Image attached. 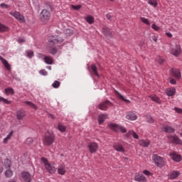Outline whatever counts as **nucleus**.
<instances>
[{"label":"nucleus","instance_id":"f257e3e1","mask_svg":"<svg viewBox=\"0 0 182 182\" xmlns=\"http://www.w3.org/2000/svg\"><path fill=\"white\" fill-rule=\"evenodd\" d=\"M43 143L44 146H52V144L55 143V134L48 131L45 134L44 138L43 139Z\"/></svg>","mask_w":182,"mask_h":182},{"label":"nucleus","instance_id":"f03ea898","mask_svg":"<svg viewBox=\"0 0 182 182\" xmlns=\"http://www.w3.org/2000/svg\"><path fill=\"white\" fill-rule=\"evenodd\" d=\"M41 161L44 164V167L49 174H55V173H56V168L49 164L48 159L42 157Z\"/></svg>","mask_w":182,"mask_h":182},{"label":"nucleus","instance_id":"7ed1b4c3","mask_svg":"<svg viewBox=\"0 0 182 182\" xmlns=\"http://www.w3.org/2000/svg\"><path fill=\"white\" fill-rule=\"evenodd\" d=\"M48 41L53 45H59L63 43L65 40L63 39V36H62V35H51L48 37Z\"/></svg>","mask_w":182,"mask_h":182},{"label":"nucleus","instance_id":"20e7f679","mask_svg":"<svg viewBox=\"0 0 182 182\" xmlns=\"http://www.w3.org/2000/svg\"><path fill=\"white\" fill-rule=\"evenodd\" d=\"M152 160L154 161V164L156 165L157 167H159V168H163V167H164V166H166V162L164 161V158H163L157 154L153 155Z\"/></svg>","mask_w":182,"mask_h":182},{"label":"nucleus","instance_id":"39448f33","mask_svg":"<svg viewBox=\"0 0 182 182\" xmlns=\"http://www.w3.org/2000/svg\"><path fill=\"white\" fill-rule=\"evenodd\" d=\"M40 19L43 23H46L50 19V11L46 9H43L40 14Z\"/></svg>","mask_w":182,"mask_h":182},{"label":"nucleus","instance_id":"423d86ee","mask_svg":"<svg viewBox=\"0 0 182 182\" xmlns=\"http://www.w3.org/2000/svg\"><path fill=\"white\" fill-rule=\"evenodd\" d=\"M112 106H113V103L107 100L106 101L100 102L97 107L100 110H104L106 112V110H107L109 107H112Z\"/></svg>","mask_w":182,"mask_h":182},{"label":"nucleus","instance_id":"0eeeda50","mask_svg":"<svg viewBox=\"0 0 182 182\" xmlns=\"http://www.w3.org/2000/svg\"><path fill=\"white\" fill-rule=\"evenodd\" d=\"M90 153L93 154V153H96L99 149V144L96 142H90L87 145Z\"/></svg>","mask_w":182,"mask_h":182},{"label":"nucleus","instance_id":"6e6552de","mask_svg":"<svg viewBox=\"0 0 182 182\" xmlns=\"http://www.w3.org/2000/svg\"><path fill=\"white\" fill-rule=\"evenodd\" d=\"M169 157H171V160L176 161V163H180L182 160L181 155L177 154L176 151H172L169 154Z\"/></svg>","mask_w":182,"mask_h":182},{"label":"nucleus","instance_id":"1a4fd4ad","mask_svg":"<svg viewBox=\"0 0 182 182\" xmlns=\"http://www.w3.org/2000/svg\"><path fill=\"white\" fill-rule=\"evenodd\" d=\"M102 32L103 35H105V38H113V31H112V29H110L108 27H103Z\"/></svg>","mask_w":182,"mask_h":182},{"label":"nucleus","instance_id":"9d476101","mask_svg":"<svg viewBox=\"0 0 182 182\" xmlns=\"http://www.w3.org/2000/svg\"><path fill=\"white\" fill-rule=\"evenodd\" d=\"M171 75L172 77H175V79L179 80L181 79V72L178 69L172 68L171 70Z\"/></svg>","mask_w":182,"mask_h":182},{"label":"nucleus","instance_id":"9b49d317","mask_svg":"<svg viewBox=\"0 0 182 182\" xmlns=\"http://www.w3.org/2000/svg\"><path fill=\"white\" fill-rule=\"evenodd\" d=\"M10 15L15 17V18L17 19V21H19L22 23L25 22V17H23V16L21 14V13H19L18 11H15L14 13L11 12L10 13Z\"/></svg>","mask_w":182,"mask_h":182},{"label":"nucleus","instance_id":"f8f14e48","mask_svg":"<svg viewBox=\"0 0 182 182\" xmlns=\"http://www.w3.org/2000/svg\"><path fill=\"white\" fill-rule=\"evenodd\" d=\"M171 53L173 56H178L181 53V47L176 45L175 47L171 48Z\"/></svg>","mask_w":182,"mask_h":182},{"label":"nucleus","instance_id":"ddd939ff","mask_svg":"<svg viewBox=\"0 0 182 182\" xmlns=\"http://www.w3.org/2000/svg\"><path fill=\"white\" fill-rule=\"evenodd\" d=\"M168 140L172 144H181V139L177 135L168 136Z\"/></svg>","mask_w":182,"mask_h":182},{"label":"nucleus","instance_id":"4468645a","mask_svg":"<svg viewBox=\"0 0 182 182\" xmlns=\"http://www.w3.org/2000/svg\"><path fill=\"white\" fill-rule=\"evenodd\" d=\"M125 119H127V120H130L132 122L137 120V114H136V113H134V112L129 111L127 112Z\"/></svg>","mask_w":182,"mask_h":182},{"label":"nucleus","instance_id":"2eb2a0df","mask_svg":"<svg viewBox=\"0 0 182 182\" xmlns=\"http://www.w3.org/2000/svg\"><path fill=\"white\" fill-rule=\"evenodd\" d=\"M21 176H22L23 181H25V182L32 181V176L31 175V173H29L28 171H23L21 173Z\"/></svg>","mask_w":182,"mask_h":182},{"label":"nucleus","instance_id":"dca6fc26","mask_svg":"<svg viewBox=\"0 0 182 182\" xmlns=\"http://www.w3.org/2000/svg\"><path fill=\"white\" fill-rule=\"evenodd\" d=\"M113 149L118 151L119 153H124V149L123 148V145L119 142H115L113 144Z\"/></svg>","mask_w":182,"mask_h":182},{"label":"nucleus","instance_id":"f3484780","mask_svg":"<svg viewBox=\"0 0 182 182\" xmlns=\"http://www.w3.org/2000/svg\"><path fill=\"white\" fill-rule=\"evenodd\" d=\"M25 116H26V114L23 109H19L16 111L17 120H22Z\"/></svg>","mask_w":182,"mask_h":182},{"label":"nucleus","instance_id":"a211bd4d","mask_svg":"<svg viewBox=\"0 0 182 182\" xmlns=\"http://www.w3.org/2000/svg\"><path fill=\"white\" fill-rule=\"evenodd\" d=\"M135 181L138 182H146L147 178L143 174L138 173L135 176Z\"/></svg>","mask_w":182,"mask_h":182},{"label":"nucleus","instance_id":"6ab92c4d","mask_svg":"<svg viewBox=\"0 0 182 182\" xmlns=\"http://www.w3.org/2000/svg\"><path fill=\"white\" fill-rule=\"evenodd\" d=\"M107 114H101L98 115L97 120H98V124H103L105 123V120L107 119Z\"/></svg>","mask_w":182,"mask_h":182},{"label":"nucleus","instance_id":"aec40b11","mask_svg":"<svg viewBox=\"0 0 182 182\" xmlns=\"http://www.w3.org/2000/svg\"><path fill=\"white\" fill-rule=\"evenodd\" d=\"M162 132H164L165 133H174L176 129H174V128L171 126L166 125L165 127H162Z\"/></svg>","mask_w":182,"mask_h":182},{"label":"nucleus","instance_id":"412c9836","mask_svg":"<svg viewBox=\"0 0 182 182\" xmlns=\"http://www.w3.org/2000/svg\"><path fill=\"white\" fill-rule=\"evenodd\" d=\"M108 126L110 130H112V132H114L115 133H119V127L120 125L116 123H110Z\"/></svg>","mask_w":182,"mask_h":182},{"label":"nucleus","instance_id":"4be33fe9","mask_svg":"<svg viewBox=\"0 0 182 182\" xmlns=\"http://www.w3.org/2000/svg\"><path fill=\"white\" fill-rule=\"evenodd\" d=\"M58 173L60 176H65L66 174V166L63 164L60 165L58 168Z\"/></svg>","mask_w":182,"mask_h":182},{"label":"nucleus","instance_id":"5701e85b","mask_svg":"<svg viewBox=\"0 0 182 182\" xmlns=\"http://www.w3.org/2000/svg\"><path fill=\"white\" fill-rule=\"evenodd\" d=\"M0 60H1L4 66H5L7 70H11V65H9V63H8V60L4 58V57L0 55Z\"/></svg>","mask_w":182,"mask_h":182},{"label":"nucleus","instance_id":"b1692460","mask_svg":"<svg viewBox=\"0 0 182 182\" xmlns=\"http://www.w3.org/2000/svg\"><path fill=\"white\" fill-rule=\"evenodd\" d=\"M180 176V171H173L169 176V180H174V178H177Z\"/></svg>","mask_w":182,"mask_h":182},{"label":"nucleus","instance_id":"393cba45","mask_svg":"<svg viewBox=\"0 0 182 182\" xmlns=\"http://www.w3.org/2000/svg\"><path fill=\"white\" fill-rule=\"evenodd\" d=\"M139 146L143 147H149L150 146V141L149 139H141L139 141Z\"/></svg>","mask_w":182,"mask_h":182},{"label":"nucleus","instance_id":"a878e982","mask_svg":"<svg viewBox=\"0 0 182 182\" xmlns=\"http://www.w3.org/2000/svg\"><path fill=\"white\" fill-rule=\"evenodd\" d=\"M43 60L47 65H53V58L50 56L44 57Z\"/></svg>","mask_w":182,"mask_h":182},{"label":"nucleus","instance_id":"bb28decb","mask_svg":"<svg viewBox=\"0 0 182 182\" xmlns=\"http://www.w3.org/2000/svg\"><path fill=\"white\" fill-rule=\"evenodd\" d=\"M166 94L168 97L174 96V95H176V88H173V89L168 88V89H166Z\"/></svg>","mask_w":182,"mask_h":182},{"label":"nucleus","instance_id":"cd10ccee","mask_svg":"<svg viewBox=\"0 0 182 182\" xmlns=\"http://www.w3.org/2000/svg\"><path fill=\"white\" fill-rule=\"evenodd\" d=\"M4 174L7 178H11V177L14 176V171L11 170V168H9L5 171Z\"/></svg>","mask_w":182,"mask_h":182},{"label":"nucleus","instance_id":"c85d7f7f","mask_svg":"<svg viewBox=\"0 0 182 182\" xmlns=\"http://www.w3.org/2000/svg\"><path fill=\"white\" fill-rule=\"evenodd\" d=\"M12 166V161L9 159H4V167L5 168H11Z\"/></svg>","mask_w":182,"mask_h":182},{"label":"nucleus","instance_id":"c756f323","mask_svg":"<svg viewBox=\"0 0 182 182\" xmlns=\"http://www.w3.org/2000/svg\"><path fill=\"white\" fill-rule=\"evenodd\" d=\"M115 93L117 95V96L119 97V99H121V100H123V102H125V103L129 104L130 103V100L124 98V97L120 94V92H119V91L115 90Z\"/></svg>","mask_w":182,"mask_h":182},{"label":"nucleus","instance_id":"7c9ffc66","mask_svg":"<svg viewBox=\"0 0 182 182\" xmlns=\"http://www.w3.org/2000/svg\"><path fill=\"white\" fill-rule=\"evenodd\" d=\"M149 97L152 100V102H155V103H158L159 105L161 103V100H160V98L157 97V95H151L149 96Z\"/></svg>","mask_w":182,"mask_h":182},{"label":"nucleus","instance_id":"2f4dec72","mask_svg":"<svg viewBox=\"0 0 182 182\" xmlns=\"http://www.w3.org/2000/svg\"><path fill=\"white\" fill-rule=\"evenodd\" d=\"M26 56L29 59H32V58L35 56V54L33 53V51L32 50H26Z\"/></svg>","mask_w":182,"mask_h":182},{"label":"nucleus","instance_id":"473e14b6","mask_svg":"<svg viewBox=\"0 0 182 182\" xmlns=\"http://www.w3.org/2000/svg\"><path fill=\"white\" fill-rule=\"evenodd\" d=\"M14 134V131H11L9 133V134L4 139V144H6L8 143V140H11V138L12 137V135Z\"/></svg>","mask_w":182,"mask_h":182},{"label":"nucleus","instance_id":"72a5a7b5","mask_svg":"<svg viewBox=\"0 0 182 182\" xmlns=\"http://www.w3.org/2000/svg\"><path fill=\"white\" fill-rule=\"evenodd\" d=\"M91 70L93 72L94 75L99 77V73H97V67L95 64L91 65Z\"/></svg>","mask_w":182,"mask_h":182},{"label":"nucleus","instance_id":"f704fd0d","mask_svg":"<svg viewBox=\"0 0 182 182\" xmlns=\"http://www.w3.org/2000/svg\"><path fill=\"white\" fill-rule=\"evenodd\" d=\"M4 92L6 95H15V91H14L12 87L6 88Z\"/></svg>","mask_w":182,"mask_h":182},{"label":"nucleus","instance_id":"c9c22d12","mask_svg":"<svg viewBox=\"0 0 182 182\" xmlns=\"http://www.w3.org/2000/svg\"><path fill=\"white\" fill-rule=\"evenodd\" d=\"M64 33L65 36H72V35H73V30L67 28L65 30Z\"/></svg>","mask_w":182,"mask_h":182},{"label":"nucleus","instance_id":"e433bc0d","mask_svg":"<svg viewBox=\"0 0 182 182\" xmlns=\"http://www.w3.org/2000/svg\"><path fill=\"white\" fill-rule=\"evenodd\" d=\"M85 21L86 22H87V23H90V25H91V23H93V22L95 21V18L92 16H87L85 18Z\"/></svg>","mask_w":182,"mask_h":182},{"label":"nucleus","instance_id":"4c0bfd02","mask_svg":"<svg viewBox=\"0 0 182 182\" xmlns=\"http://www.w3.org/2000/svg\"><path fill=\"white\" fill-rule=\"evenodd\" d=\"M58 127L61 133H65V132H66V126L63 125L62 124H58Z\"/></svg>","mask_w":182,"mask_h":182},{"label":"nucleus","instance_id":"58836bf2","mask_svg":"<svg viewBox=\"0 0 182 182\" xmlns=\"http://www.w3.org/2000/svg\"><path fill=\"white\" fill-rule=\"evenodd\" d=\"M148 4L154 6V8H156L158 5L157 0H148Z\"/></svg>","mask_w":182,"mask_h":182},{"label":"nucleus","instance_id":"ea45409f","mask_svg":"<svg viewBox=\"0 0 182 182\" xmlns=\"http://www.w3.org/2000/svg\"><path fill=\"white\" fill-rule=\"evenodd\" d=\"M60 86V82L58 80H55L53 83L52 84V87L54 89H58Z\"/></svg>","mask_w":182,"mask_h":182},{"label":"nucleus","instance_id":"a19ab883","mask_svg":"<svg viewBox=\"0 0 182 182\" xmlns=\"http://www.w3.org/2000/svg\"><path fill=\"white\" fill-rule=\"evenodd\" d=\"M8 27L0 23V32H6Z\"/></svg>","mask_w":182,"mask_h":182},{"label":"nucleus","instance_id":"79ce46f5","mask_svg":"<svg viewBox=\"0 0 182 182\" xmlns=\"http://www.w3.org/2000/svg\"><path fill=\"white\" fill-rule=\"evenodd\" d=\"M1 102H3V103H5L6 105H11V101L4 98V97L0 96V103Z\"/></svg>","mask_w":182,"mask_h":182},{"label":"nucleus","instance_id":"37998d69","mask_svg":"<svg viewBox=\"0 0 182 182\" xmlns=\"http://www.w3.org/2000/svg\"><path fill=\"white\" fill-rule=\"evenodd\" d=\"M119 130L121 132V133H127V129H126V127L122 125H119Z\"/></svg>","mask_w":182,"mask_h":182},{"label":"nucleus","instance_id":"c03bdc74","mask_svg":"<svg viewBox=\"0 0 182 182\" xmlns=\"http://www.w3.org/2000/svg\"><path fill=\"white\" fill-rule=\"evenodd\" d=\"M141 21L143 22V23H145L146 25H150V22L149 21L148 18H146L144 17H141Z\"/></svg>","mask_w":182,"mask_h":182},{"label":"nucleus","instance_id":"a18cd8bd","mask_svg":"<svg viewBox=\"0 0 182 182\" xmlns=\"http://www.w3.org/2000/svg\"><path fill=\"white\" fill-rule=\"evenodd\" d=\"M168 82L169 83H171V85H177V81L176 80V79L171 77L168 78Z\"/></svg>","mask_w":182,"mask_h":182},{"label":"nucleus","instance_id":"49530a36","mask_svg":"<svg viewBox=\"0 0 182 182\" xmlns=\"http://www.w3.org/2000/svg\"><path fill=\"white\" fill-rule=\"evenodd\" d=\"M49 53L51 55H56V53H58V49H56V48H53L49 50Z\"/></svg>","mask_w":182,"mask_h":182},{"label":"nucleus","instance_id":"de8ad7c7","mask_svg":"<svg viewBox=\"0 0 182 182\" xmlns=\"http://www.w3.org/2000/svg\"><path fill=\"white\" fill-rule=\"evenodd\" d=\"M131 136H132V137L134 139H136V140H139V135L134 131L131 132Z\"/></svg>","mask_w":182,"mask_h":182},{"label":"nucleus","instance_id":"09e8293b","mask_svg":"<svg viewBox=\"0 0 182 182\" xmlns=\"http://www.w3.org/2000/svg\"><path fill=\"white\" fill-rule=\"evenodd\" d=\"M33 143V138H27L26 141V144H28V146L32 144Z\"/></svg>","mask_w":182,"mask_h":182},{"label":"nucleus","instance_id":"8fccbe9b","mask_svg":"<svg viewBox=\"0 0 182 182\" xmlns=\"http://www.w3.org/2000/svg\"><path fill=\"white\" fill-rule=\"evenodd\" d=\"M156 62H158L159 65H163V63H164V60L161 58V57L158 56V58H156Z\"/></svg>","mask_w":182,"mask_h":182},{"label":"nucleus","instance_id":"3c124183","mask_svg":"<svg viewBox=\"0 0 182 182\" xmlns=\"http://www.w3.org/2000/svg\"><path fill=\"white\" fill-rule=\"evenodd\" d=\"M39 73H40V75H41L42 76H48V72H47L45 69L41 70L39 71Z\"/></svg>","mask_w":182,"mask_h":182},{"label":"nucleus","instance_id":"603ef678","mask_svg":"<svg viewBox=\"0 0 182 182\" xmlns=\"http://www.w3.org/2000/svg\"><path fill=\"white\" fill-rule=\"evenodd\" d=\"M146 122L148 123H154V119H153V117L148 116L147 118H146Z\"/></svg>","mask_w":182,"mask_h":182},{"label":"nucleus","instance_id":"864d4df0","mask_svg":"<svg viewBox=\"0 0 182 182\" xmlns=\"http://www.w3.org/2000/svg\"><path fill=\"white\" fill-rule=\"evenodd\" d=\"M0 7L3 8L4 9H8V8H9V5L5 4V3H1L0 4Z\"/></svg>","mask_w":182,"mask_h":182},{"label":"nucleus","instance_id":"5fc2aeb1","mask_svg":"<svg viewBox=\"0 0 182 182\" xmlns=\"http://www.w3.org/2000/svg\"><path fill=\"white\" fill-rule=\"evenodd\" d=\"M152 29H154V31H160V27H159L156 24H152L151 26Z\"/></svg>","mask_w":182,"mask_h":182},{"label":"nucleus","instance_id":"6e6d98bb","mask_svg":"<svg viewBox=\"0 0 182 182\" xmlns=\"http://www.w3.org/2000/svg\"><path fill=\"white\" fill-rule=\"evenodd\" d=\"M72 8L75 9V11H79V9H80V8H82L81 5H72Z\"/></svg>","mask_w":182,"mask_h":182},{"label":"nucleus","instance_id":"4d7b16f0","mask_svg":"<svg viewBox=\"0 0 182 182\" xmlns=\"http://www.w3.org/2000/svg\"><path fill=\"white\" fill-rule=\"evenodd\" d=\"M174 110L176 113H179V114H182V109L181 108L175 107Z\"/></svg>","mask_w":182,"mask_h":182},{"label":"nucleus","instance_id":"13d9d810","mask_svg":"<svg viewBox=\"0 0 182 182\" xmlns=\"http://www.w3.org/2000/svg\"><path fill=\"white\" fill-rule=\"evenodd\" d=\"M143 173L145 174V176H150L151 174V172L148 170H144Z\"/></svg>","mask_w":182,"mask_h":182},{"label":"nucleus","instance_id":"bf43d9fd","mask_svg":"<svg viewBox=\"0 0 182 182\" xmlns=\"http://www.w3.org/2000/svg\"><path fill=\"white\" fill-rule=\"evenodd\" d=\"M17 42H18V43H23V42H25V39H23V38H18V39L17 40Z\"/></svg>","mask_w":182,"mask_h":182},{"label":"nucleus","instance_id":"052dcab7","mask_svg":"<svg viewBox=\"0 0 182 182\" xmlns=\"http://www.w3.org/2000/svg\"><path fill=\"white\" fill-rule=\"evenodd\" d=\"M125 136L127 137H130L132 136V131H129V132H127Z\"/></svg>","mask_w":182,"mask_h":182},{"label":"nucleus","instance_id":"680f3d73","mask_svg":"<svg viewBox=\"0 0 182 182\" xmlns=\"http://www.w3.org/2000/svg\"><path fill=\"white\" fill-rule=\"evenodd\" d=\"M30 107H32V109H36V105L35 104H33V102H31Z\"/></svg>","mask_w":182,"mask_h":182},{"label":"nucleus","instance_id":"e2e57ef3","mask_svg":"<svg viewBox=\"0 0 182 182\" xmlns=\"http://www.w3.org/2000/svg\"><path fill=\"white\" fill-rule=\"evenodd\" d=\"M166 36L168 38H173V34H171V33H166Z\"/></svg>","mask_w":182,"mask_h":182},{"label":"nucleus","instance_id":"0e129e2a","mask_svg":"<svg viewBox=\"0 0 182 182\" xmlns=\"http://www.w3.org/2000/svg\"><path fill=\"white\" fill-rule=\"evenodd\" d=\"M106 18H107V19L110 20V19H112V16L110 14H107Z\"/></svg>","mask_w":182,"mask_h":182},{"label":"nucleus","instance_id":"69168bd1","mask_svg":"<svg viewBox=\"0 0 182 182\" xmlns=\"http://www.w3.org/2000/svg\"><path fill=\"white\" fill-rule=\"evenodd\" d=\"M152 40L154 41V42H157V37L153 36H152Z\"/></svg>","mask_w":182,"mask_h":182},{"label":"nucleus","instance_id":"338daca9","mask_svg":"<svg viewBox=\"0 0 182 182\" xmlns=\"http://www.w3.org/2000/svg\"><path fill=\"white\" fill-rule=\"evenodd\" d=\"M25 103H26V105H28V106H30L32 104V102H31V101H26Z\"/></svg>","mask_w":182,"mask_h":182},{"label":"nucleus","instance_id":"774afa93","mask_svg":"<svg viewBox=\"0 0 182 182\" xmlns=\"http://www.w3.org/2000/svg\"><path fill=\"white\" fill-rule=\"evenodd\" d=\"M9 182H16V181L15 179H11Z\"/></svg>","mask_w":182,"mask_h":182}]
</instances>
